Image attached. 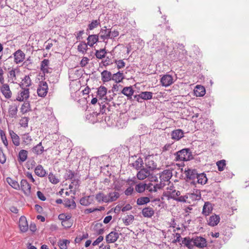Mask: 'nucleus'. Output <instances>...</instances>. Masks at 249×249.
Wrapping results in <instances>:
<instances>
[{"mask_svg": "<svg viewBox=\"0 0 249 249\" xmlns=\"http://www.w3.org/2000/svg\"><path fill=\"white\" fill-rule=\"evenodd\" d=\"M216 165L219 171H222L224 170L226 165V161L225 160H219L216 162Z\"/></svg>", "mask_w": 249, "mask_h": 249, "instance_id": "47", "label": "nucleus"}, {"mask_svg": "<svg viewBox=\"0 0 249 249\" xmlns=\"http://www.w3.org/2000/svg\"><path fill=\"white\" fill-rule=\"evenodd\" d=\"M69 243L67 240H62L58 242V245L61 249H67V244Z\"/></svg>", "mask_w": 249, "mask_h": 249, "instance_id": "52", "label": "nucleus"}, {"mask_svg": "<svg viewBox=\"0 0 249 249\" xmlns=\"http://www.w3.org/2000/svg\"><path fill=\"white\" fill-rule=\"evenodd\" d=\"M194 93L197 97L203 96L205 94V89L203 86L197 85L194 89Z\"/></svg>", "mask_w": 249, "mask_h": 249, "instance_id": "22", "label": "nucleus"}, {"mask_svg": "<svg viewBox=\"0 0 249 249\" xmlns=\"http://www.w3.org/2000/svg\"><path fill=\"white\" fill-rule=\"evenodd\" d=\"M18 227L21 232H25L28 231L29 229V225L25 216H21L19 218Z\"/></svg>", "mask_w": 249, "mask_h": 249, "instance_id": "5", "label": "nucleus"}, {"mask_svg": "<svg viewBox=\"0 0 249 249\" xmlns=\"http://www.w3.org/2000/svg\"><path fill=\"white\" fill-rule=\"evenodd\" d=\"M9 133L13 143L16 146L20 144L19 137L12 130L9 129Z\"/></svg>", "mask_w": 249, "mask_h": 249, "instance_id": "12", "label": "nucleus"}, {"mask_svg": "<svg viewBox=\"0 0 249 249\" xmlns=\"http://www.w3.org/2000/svg\"><path fill=\"white\" fill-rule=\"evenodd\" d=\"M95 198L98 202L108 203L107 195L104 194L103 193H99L96 195Z\"/></svg>", "mask_w": 249, "mask_h": 249, "instance_id": "31", "label": "nucleus"}, {"mask_svg": "<svg viewBox=\"0 0 249 249\" xmlns=\"http://www.w3.org/2000/svg\"><path fill=\"white\" fill-rule=\"evenodd\" d=\"M30 92L28 88L21 89V90L18 93V96L17 97V100L18 101H23L24 100H26L29 97Z\"/></svg>", "mask_w": 249, "mask_h": 249, "instance_id": "10", "label": "nucleus"}, {"mask_svg": "<svg viewBox=\"0 0 249 249\" xmlns=\"http://www.w3.org/2000/svg\"><path fill=\"white\" fill-rule=\"evenodd\" d=\"M0 91L6 99H9L12 97V92L8 84L1 85L0 87Z\"/></svg>", "mask_w": 249, "mask_h": 249, "instance_id": "4", "label": "nucleus"}, {"mask_svg": "<svg viewBox=\"0 0 249 249\" xmlns=\"http://www.w3.org/2000/svg\"><path fill=\"white\" fill-rule=\"evenodd\" d=\"M32 81L29 75H26L22 80L20 87L21 89L28 88L31 85Z\"/></svg>", "mask_w": 249, "mask_h": 249, "instance_id": "21", "label": "nucleus"}, {"mask_svg": "<svg viewBox=\"0 0 249 249\" xmlns=\"http://www.w3.org/2000/svg\"><path fill=\"white\" fill-rule=\"evenodd\" d=\"M104 239V237L102 236H99L93 243L92 245L93 246L98 245L101 243Z\"/></svg>", "mask_w": 249, "mask_h": 249, "instance_id": "63", "label": "nucleus"}, {"mask_svg": "<svg viewBox=\"0 0 249 249\" xmlns=\"http://www.w3.org/2000/svg\"><path fill=\"white\" fill-rule=\"evenodd\" d=\"M183 132L181 129H177L173 131L171 133L172 139L178 141L183 137Z\"/></svg>", "mask_w": 249, "mask_h": 249, "instance_id": "18", "label": "nucleus"}, {"mask_svg": "<svg viewBox=\"0 0 249 249\" xmlns=\"http://www.w3.org/2000/svg\"><path fill=\"white\" fill-rule=\"evenodd\" d=\"M89 237V235L87 233H83L82 235H79L77 236L75 239V241L76 243H79L83 239L88 238Z\"/></svg>", "mask_w": 249, "mask_h": 249, "instance_id": "54", "label": "nucleus"}, {"mask_svg": "<svg viewBox=\"0 0 249 249\" xmlns=\"http://www.w3.org/2000/svg\"><path fill=\"white\" fill-rule=\"evenodd\" d=\"M153 93L149 91L142 92L138 95L139 98H141L143 100H149L152 98Z\"/></svg>", "mask_w": 249, "mask_h": 249, "instance_id": "37", "label": "nucleus"}, {"mask_svg": "<svg viewBox=\"0 0 249 249\" xmlns=\"http://www.w3.org/2000/svg\"><path fill=\"white\" fill-rule=\"evenodd\" d=\"M160 82L163 86L167 87L173 83V79L171 75H165L161 77Z\"/></svg>", "mask_w": 249, "mask_h": 249, "instance_id": "13", "label": "nucleus"}, {"mask_svg": "<svg viewBox=\"0 0 249 249\" xmlns=\"http://www.w3.org/2000/svg\"><path fill=\"white\" fill-rule=\"evenodd\" d=\"M50 182L53 184H57L59 182V179L53 174L50 173L48 177Z\"/></svg>", "mask_w": 249, "mask_h": 249, "instance_id": "55", "label": "nucleus"}, {"mask_svg": "<svg viewBox=\"0 0 249 249\" xmlns=\"http://www.w3.org/2000/svg\"><path fill=\"white\" fill-rule=\"evenodd\" d=\"M133 166L136 169H139L142 167H143L144 164V161L143 159L141 157H139L138 158L135 160V161L132 163Z\"/></svg>", "mask_w": 249, "mask_h": 249, "instance_id": "38", "label": "nucleus"}, {"mask_svg": "<svg viewBox=\"0 0 249 249\" xmlns=\"http://www.w3.org/2000/svg\"><path fill=\"white\" fill-rule=\"evenodd\" d=\"M150 202V198L146 196L141 197L137 199V204L138 205H142Z\"/></svg>", "mask_w": 249, "mask_h": 249, "instance_id": "43", "label": "nucleus"}, {"mask_svg": "<svg viewBox=\"0 0 249 249\" xmlns=\"http://www.w3.org/2000/svg\"><path fill=\"white\" fill-rule=\"evenodd\" d=\"M49 60L47 59H45L41 61L40 69L43 73L51 72V69L49 68Z\"/></svg>", "mask_w": 249, "mask_h": 249, "instance_id": "15", "label": "nucleus"}, {"mask_svg": "<svg viewBox=\"0 0 249 249\" xmlns=\"http://www.w3.org/2000/svg\"><path fill=\"white\" fill-rule=\"evenodd\" d=\"M101 78L103 82H107L112 80V74L110 71L105 70L101 72Z\"/></svg>", "mask_w": 249, "mask_h": 249, "instance_id": "19", "label": "nucleus"}, {"mask_svg": "<svg viewBox=\"0 0 249 249\" xmlns=\"http://www.w3.org/2000/svg\"><path fill=\"white\" fill-rule=\"evenodd\" d=\"M119 237V234L116 231H111L106 237V240L107 243H114Z\"/></svg>", "mask_w": 249, "mask_h": 249, "instance_id": "9", "label": "nucleus"}, {"mask_svg": "<svg viewBox=\"0 0 249 249\" xmlns=\"http://www.w3.org/2000/svg\"><path fill=\"white\" fill-rule=\"evenodd\" d=\"M100 24L99 19H96L92 20L90 24L88 25V28L87 30H92L94 28L98 27Z\"/></svg>", "mask_w": 249, "mask_h": 249, "instance_id": "46", "label": "nucleus"}, {"mask_svg": "<svg viewBox=\"0 0 249 249\" xmlns=\"http://www.w3.org/2000/svg\"><path fill=\"white\" fill-rule=\"evenodd\" d=\"M171 177V173L168 170L164 171L160 177L164 180H168Z\"/></svg>", "mask_w": 249, "mask_h": 249, "instance_id": "49", "label": "nucleus"}, {"mask_svg": "<svg viewBox=\"0 0 249 249\" xmlns=\"http://www.w3.org/2000/svg\"><path fill=\"white\" fill-rule=\"evenodd\" d=\"M89 59L87 57H83L80 61V65L82 67H85L88 63Z\"/></svg>", "mask_w": 249, "mask_h": 249, "instance_id": "58", "label": "nucleus"}, {"mask_svg": "<svg viewBox=\"0 0 249 249\" xmlns=\"http://www.w3.org/2000/svg\"><path fill=\"white\" fill-rule=\"evenodd\" d=\"M6 181L9 185H10L14 189L18 190L20 189V185L18 182L9 177L6 178Z\"/></svg>", "mask_w": 249, "mask_h": 249, "instance_id": "24", "label": "nucleus"}, {"mask_svg": "<svg viewBox=\"0 0 249 249\" xmlns=\"http://www.w3.org/2000/svg\"><path fill=\"white\" fill-rule=\"evenodd\" d=\"M124 78L123 73L118 71L112 75V80L116 83H119L121 82Z\"/></svg>", "mask_w": 249, "mask_h": 249, "instance_id": "35", "label": "nucleus"}, {"mask_svg": "<svg viewBox=\"0 0 249 249\" xmlns=\"http://www.w3.org/2000/svg\"><path fill=\"white\" fill-rule=\"evenodd\" d=\"M29 118L26 117L22 118L20 120L19 124L22 127H26L28 126Z\"/></svg>", "mask_w": 249, "mask_h": 249, "instance_id": "56", "label": "nucleus"}, {"mask_svg": "<svg viewBox=\"0 0 249 249\" xmlns=\"http://www.w3.org/2000/svg\"><path fill=\"white\" fill-rule=\"evenodd\" d=\"M107 92V89L104 86H101L98 88L97 94L100 98L105 96Z\"/></svg>", "mask_w": 249, "mask_h": 249, "instance_id": "44", "label": "nucleus"}, {"mask_svg": "<svg viewBox=\"0 0 249 249\" xmlns=\"http://www.w3.org/2000/svg\"><path fill=\"white\" fill-rule=\"evenodd\" d=\"M48 90V86L47 83L44 81L40 82L37 90L38 95L41 97L46 96Z\"/></svg>", "mask_w": 249, "mask_h": 249, "instance_id": "2", "label": "nucleus"}, {"mask_svg": "<svg viewBox=\"0 0 249 249\" xmlns=\"http://www.w3.org/2000/svg\"><path fill=\"white\" fill-rule=\"evenodd\" d=\"M110 29H107V27H104L100 30V32L98 35L99 38L102 39L103 41L107 43V41L106 40L110 38Z\"/></svg>", "mask_w": 249, "mask_h": 249, "instance_id": "6", "label": "nucleus"}, {"mask_svg": "<svg viewBox=\"0 0 249 249\" xmlns=\"http://www.w3.org/2000/svg\"><path fill=\"white\" fill-rule=\"evenodd\" d=\"M151 158V157H143L144 164L147 168L154 169L156 168L157 165Z\"/></svg>", "mask_w": 249, "mask_h": 249, "instance_id": "14", "label": "nucleus"}, {"mask_svg": "<svg viewBox=\"0 0 249 249\" xmlns=\"http://www.w3.org/2000/svg\"><path fill=\"white\" fill-rule=\"evenodd\" d=\"M120 196V194L118 192L114 191L110 192L107 195L108 202L116 201Z\"/></svg>", "mask_w": 249, "mask_h": 249, "instance_id": "27", "label": "nucleus"}, {"mask_svg": "<svg viewBox=\"0 0 249 249\" xmlns=\"http://www.w3.org/2000/svg\"><path fill=\"white\" fill-rule=\"evenodd\" d=\"M88 44L86 43L85 42H82L78 46V51L79 52L82 53V54H84L86 53L88 49Z\"/></svg>", "mask_w": 249, "mask_h": 249, "instance_id": "41", "label": "nucleus"}, {"mask_svg": "<svg viewBox=\"0 0 249 249\" xmlns=\"http://www.w3.org/2000/svg\"><path fill=\"white\" fill-rule=\"evenodd\" d=\"M142 213L144 217L151 218L154 215L155 211L152 208L149 206L143 208Z\"/></svg>", "mask_w": 249, "mask_h": 249, "instance_id": "17", "label": "nucleus"}, {"mask_svg": "<svg viewBox=\"0 0 249 249\" xmlns=\"http://www.w3.org/2000/svg\"><path fill=\"white\" fill-rule=\"evenodd\" d=\"M193 244L195 246L199 248H203L207 246V241L205 238L201 236H196L193 238Z\"/></svg>", "mask_w": 249, "mask_h": 249, "instance_id": "8", "label": "nucleus"}, {"mask_svg": "<svg viewBox=\"0 0 249 249\" xmlns=\"http://www.w3.org/2000/svg\"><path fill=\"white\" fill-rule=\"evenodd\" d=\"M18 112V107L16 105L9 106L8 109V113L9 116L11 118L16 117Z\"/></svg>", "mask_w": 249, "mask_h": 249, "instance_id": "33", "label": "nucleus"}, {"mask_svg": "<svg viewBox=\"0 0 249 249\" xmlns=\"http://www.w3.org/2000/svg\"><path fill=\"white\" fill-rule=\"evenodd\" d=\"M135 190L138 193L143 192L146 190V184L141 183L136 185Z\"/></svg>", "mask_w": 249, "mask_h": 249, "instance_id": "48", "label": "nucleus"}, {"mask_svg": "<svg viewBox=\"0 0 249 249\" xmlns=\"http://www.w3.org/2000/svg\"><path fill=\"white\" fill-rule=\"evenodd\" d=\"M65 207L70 209H74L76 207V203L74 200H66L64 203Z\"/></svg>", "mask_w": 249, "mask_h": 249, "instance_id": "42", "label": "nucleus"}, {"mask_svg": "<svg viewBox=\"0 0 249 249\" xmlns=\"http://www.w3.org/2000/svg\"><path fill=\"white\" fill-rule=\"evenodd\" d=\"M25 56L24 53L20 50L17 51L14 53L15 62L16 64L22 62L25 59Z\"/></svg>", "mask_w": 249, "mask_h": 249, "instance_id": "11", "label": "nucleus"}, {"mask_svg": "<svg viewBox=\"0 0 249 249\" xmlns=\"http://www.w3.org/2000/svg\"><path fill=\"white\" fill-rule=\"evenodd\" d=\"M174 235V238L172 241V243H175L180 241V238L181 237L180 235L178 233H175L173 234Z\"/></svg>", "mask_w": 249, "mask_h": 249, "instance_id": "59", "label": "nucleus"}, {"mask_svg": "<svg viewBox=\"0 0 249 249\" xmlns=\"http://www.w3.org/2000/svg\"><path fill=\"white\" fill-rule=\"evenodd\" d=\"M115 63L118 69L123 68L125 67V63L123 60H115Z\"/></svg>", "mask_w": 249, "mask_h": 249, "instance_id": "57", "label": "nucleus"}, {"mask_svg": "<svg viewBox=\"0 0 249 249\" xmlns=\"http://www.w3.org/2000/svg\"><path fill=\"white\" fill-rule=\"evenodd\" d=\"M182 243L187 247L189 249H192L194 246L193 238L185 237L182 240Z\"/></svg>", "mask_w": 249, "mask_h": 249, "instance_id": "30", "label": "nucleus"}, {"mask_svg": "<svg viewBox=\"0 0 249 249\" xmlns=\"http://www.w3.org/2000/svg\"><path fill=\"white\" fill-rule=\"evenodd\" d=\"M62 225L65 228H69L71 227L72 225V222L71 219L62 221L61 222Z\"/></svg>", "mask_w": 249, "mask_h": 249, "instance_id": "53", "label": "nucleus"}, {"mask_svg": "<svg viewBox=\"0 0 249 249\" xmlns=\"http://www.w3.org/2000/svg\"><path fill=\"white\" fill-rule=\"evenodd\" d=\"M99 38L97 35H89L87 38V44L90 47H92L98 41Z\"/></svg>", "mask_w": 249, "mask_h": 249, "instance_id": "20", "label": "nucleus"}, {"mask_svg": "<svg viewBox=\"0 0 249 249\" xmlns=\"http://www.w3.org/2000/svg\"><path fill=\"white\" fill-rule=\"evenodd\" d=\"M22 143L25 145L29 144L32 141L31 137L28 134H24L21 137Z\"/></svg>", "mask_w": 249, "mask_h": 249, "instance_id": "45", "label": "nucleus"}, {"mask_svg": "<svg viewBox=\"0 0 249 249\" xmlns=\"http://www.w3.org/2000/svg\"><path fill=\"white\" fill-rule=\"evenodd\" d=\"M180 192L179 191H176L175 195L172 196V198L179 202H186L191 203L190 199H195L197 196L195 194H187L184 196H179Z\"/></svg>", "mask_w": 249, "mask_h": 249, "instance_id": "1", "label": "nucleus"}, {"mask_svg": "<svg viewBox=\"0 0 249 249\" xmlns=\"http://www.w3.org/2000/svg\"><path fill=\"white\" fill-rule=\"evenodd\" d=\"M150 174L148 171L145 169H141L137 173V178L140 180H143L146 178Z\"/></svg>", "mask_w": 249, "mask_h": 249, "instance_id": "28", "label": "nucleus"}, {"mask_svg": "<svg viewBox=\"0 0 249 249\" xmlns=\"http://www.w3.org/2000/svg\"><path fill=\"white\" fill-rule=\"evenodd\" d=\"M0 137L3 144L7 147L8 145V142L7 140L5 133L2 130H0Z\"/></svg>", "mask_w": 249, "mask_h": 249, "instance_id": "51", "label": "nucleus"}, {"mask_svg": "<svg viewBox=\"0 0 249 249\" xmlns=\"http://www.w3.org/2000/svg\"><path fill=\"white\" fill-rule=\"evenodd\" d=\"M213 207L209 202H205L202 210V213L207 216L212 211Z\"/></svg>", "mask_w": 249, "mask_h": 249, "instance_id": "23", "label": "nucleus"}, {"mask_svg": "<svg viewBox=\"0 0 249 249\" xmlns=\"http://www.w3.org/2000/svg\"><path fill=\"white\" fill-rule=\"evenodd\" d=\"M93 200V198L91 196H88L81 198L80 203L82 205L88 206L92 203Z\"/></svg>", "mask_w": 249, "mask_h": 249, "instance_id": "32", "label": "nucleus"}, {"mask_svg": "<svg viewBox=\"0 0 249 249\" xmlns=\"http://www.w3.org/2000/svg\"><path fill=\"white\" fill-rule=\"evenodd\" d=\"M134 220V216L132 215H127V218L125 219L124 223L126 225H128L132 223Z\"/></svg>", "mask_w": 249, "mask_h": 249, "instance_id": "60", "label": "nucleus"}, {"mask_svg": "<svg viewBox=\"0 0 249 249\" xmlns=\"http://www.w3.org/2000/svg\"><path fill=\"white\" fill-rule=\"evenodd\" d=\"M220 217L216 214L211 216L208 220V224L209 226L214 227L217 225L220 221Z\"/></svg>", "mask_w": 249, "mask_h": 249, "instance_id": "16", "label": "nucleus"}, {"mask_svg": "<svg viewBox=\"0 0 249 249\" xmlns=\"http://www.w3.org/2000/svg\"><path fill=\"white\" fill-rule=\"evenodd\" d=\"M154 188H155L153 186V184L152 183H150L148 184H146V190H148L149 192H155L156 190Z\"/></svg>", "mask_w": 249, "mask_h": 249, "instance_id": "62", "label": "nucleus"}, {"mask_svg": "<svg viewBox=\"0 0 249 249\" xmlns=\"http://www.w3.org/2000/svg\"><path fill=\"white\" fill-rule=\"evenodd\" d=\"M188 154V156H192V152L189 148H184L176 152L175 156H186Z\"/></svg>", "mask_w": 249, "mask_h": 249, "instance_id": "40", "label": "nucleus"}, {"mask_svg": "<svg viewBox=\"0 0 249 249\" xmlns=\"http://www.w3.org/2000/svg\"><path fill=\"white\" fill-rule=\"evenodd\" d=\"M134 92V91L131 86L124 87L122 91V93L126 96L128 97V99L131 98Z\"/></svg>", "mask_w": 249, "mask_h": 249, "instance_id": "26", "label": "nucleus"}, {"mask_svg": "<svg viewBox=\"0 0 249 249\" xmlns=\"http://www.w3.org/2000/svg\"><path fill=\"white\" fill-rule=\"evenodd\" d=\"M102 226V224L100 223H97L94 225L93 230L97 234L101 235L104 233L105 230Z\"/></svg>", "mask_w": 249, "mask_h": 249, "instance_id": "36", "label": "nucleus"}, {"mask_svg": "<svg viewBox=\"0 0 249 249\" xmlns=\"http://www.w3.org/2000/svg\"><path fill=\"white\" fill-rule=\"evenodd\" d=\"M20 189H21L25 196H30L31 187L26 179H22L21 180Z\"/></svg>", "mask_w": 249, "mask_h": 249, "instance_id": "3", "label": "nucleus"}, {"mask_svg": "<svg viewBox=\"0 0 249 249\" xmlns=\"http://www.w3.org/2000/svg\"><path fill=\"white\" fill-rule=\"evenodd\" d=\"M106 53L105 49H100L96 51L95 56L98 59H102L105 57Z\"/></svg>", "mask_w": 249, "mask_h": 249, "instance_id": "50", "label": "nucleus"}, {"mask_svg": "<svg viewBox=\"0 0 249 249\" xmlns=\"http://www.w3.org/2000/svg\"><path fill=\"white\" fill-rule=\"evenodd\" d=\"M196 179V182L201 185L205 184L208 180L206 175L204 173L198 174Z\"/></svg>", "mask_w": 249, "mask_h": 249, "instance_id": "25", "label": "nucleus"}, {"mask_svg": "<svg viewBox=\"0 0 249 249\" xmlns=\"http://www.w3.org/2000/svg\"><path fill=\"white\" fill-rule=\"evenodd\" d=\"M185 174L187 179L192 181L193 183H195V180L196 179L198 173L196 170L188 169L185 171Z\"/></svg>", "mask_w": 249, "mask_h": 249, "instance_id": "7", "label": "nucleus"}, {"mask_svg": "<svg viewBox=\"0 0 249 249\" xmlns=\"http://www.w3.org/2000/svg\"><path fill=\"white\" fill-rule=\"evenodd\" d=\"M43 151L44 147L42 145L41 142L35 146L32 149L33 153L37 155L41 154Z\"/></svg>", "mask_w": 249, "mask_h": 249, "instance_id": "39", "label": "nucleus"}, {"mask_svg": "<svg viewBox=\"0 0 249 249\" xmlns=\"http://www.w3.org/2000/svg\"><path fill=\"white\" fill-rule=\"evenodd\" d=\"M35 173L37 176L40 177H43L46 174V171L40 165H38L36 167L35 170Z\"/></svg>", "mask_w": 249, "mask_h": 249, "instance_id": "29", "label": "nucleus"}, {"mask_svg": "<svg viewBox=\"0 0 249 249\" xmlns=\"http://www.w3.org/2000/svg\"><path fill=\"white\" fill-rule=\"evenodd\" d=\"M31 110V107L29 102H25L20 108L21 112L24 114Z\"/></svg>", "mask_w": 249, "mask_h": 249, "instance_id": "34", "label": "nucleus"}, {"mask_svg": "<svg viewBox=\"0 0 249 249\" xmlns=\"http://www.w3.org/2000/svg\"><path fill=\"white\" fill-rule=\"evenodd\" d=\"M52 41L56 42L55 40H51V42L50 41V40H48L47 41L45 42V44H46L45 49L47 50H49L50 49V48L53 46V43H52Z\"/></svg>", "mask_w": 249, "mask_h": 249, "instance_id": "64", "label": "nucleus"}, {"mask_svg": "<svg viewBox=\"0 0 249 249\" xmlns=\"http://www.w3.org/2000/svg\"><path fill=\"white\" fill-rule=\"evenodd\" d=\"M58 217L59 219L62 221L70 219L71 216L70 215H66L65 214L62 213L59 215Z\"/></svg>", "mask_w": 249, "mask_h": 249, "instance_id": "61", "label": "nucleus"}]
</instances>
